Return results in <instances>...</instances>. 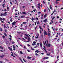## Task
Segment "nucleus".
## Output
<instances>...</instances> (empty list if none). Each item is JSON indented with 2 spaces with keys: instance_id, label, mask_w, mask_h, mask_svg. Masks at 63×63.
Masks as SVG:
<instances>
[{
  "instance_id": "obj_1",
  "label": "nucleus",
  "mask_w": 63,
  "mask_h": 63,
  "mask_svg": "<svg viewBox=\"0 0 63 63\" xmlns=\"http://www.w3.org/2000/svg\"><path fill=\"white\" fill-rule=\"evenodd\" d=\"M44 36H45V35H47V32L45 31H44Z\"/></svg>"
},
{
  "instance_id": "obj_2",
  "label": "nucleus",
  "mask_w": 63,
  "mask_h": 63,
  "mask_svg": "<svg viewBox=\"0 0 63 63\" xmlns=\"http://www.w3.org/2000/svg\"><path fill=\"white\" fill-rule=\"evenodd\" d=\"M48 36H49V37H50V31H49L48 32Z\"/></svg>"
},
{
  "instance_id": "obj_3",
  "label": "nucleus",
  "mask_w": 63,
  "mask_h": 63,
  "mask_svg": "<svg viewBox=\"0 0 63 63\" xmlns=\"http://www.w3.org/2000/svg\"><path fill=\"white\" fill-rule=\"evenodd\" d=\"M39 52H40V51H39L38 50H36L35 51V53H39Z\"/></svg>"
},
{
  "instance_id": "obj_4",
  "label": "nucleus",
  "mask_w": 63,
  "mask_h": 63,
  "mask_svg": "<svg viewBox=\"0 0 63 63\" xmlns=\"http://www.w3.org/2000/svg\"><path fill=\"white\" fill-rule=\"evenodd\" d=\"M16 22L14 21L12 23V24L13 25H14L16 24Z\"/></svg>"
},
{
  "instance_id": "obj_5",
  "label": "nucleus",
  "mask_w": 63,
  "mask_h": 63,
  "mask_svg": "<svg viewBox=\"0 0 63 63\" xmlns=\"http://www.w3.org/2000/svg\"><path fill=\"white\" fill-rule=\"evenodd\" d=\"M8 48L9 49V50L11 51H12V48H11L10 47H8Z\"/></svg>"
},
{
  "instance_id": "obj_6",
  "label": "nucleus",
  "mask_w": 63,
  "mask_h": 63,
  "mask_svg": "<svg viewBox=\"0 0 63 63\" xmlns=\"http://www.w3.org/2000/svg\"><path fill=\"white\" fill-rule=\"evenodd\" d=\"M4 15H5V14H3V13H1L0 14V15L1 16H4Z\"/></svg>"
},
{
  "instance_id": "obj_7",
  "label": "nucleus",
  "mask_w": 63,
  "mask_h": 63,
  "mask_svg": "<svg viewBox=\"0 0 63 63\" xmlns=\"http://www.w3.org/2000/svg\"><path fill=\"white\" fill-rule=\"evenodd\" d=\"M8 43L10 45V42H9L8 41H7L6 42V45H8Z\"/></svg>"
},
{
  "instance_id": "obj_8",
  "label": "nucleus",
  "mask_w": 63,
  "mask_h": 63,
  "mask_svg": "<svg viewBox=\"0 0 63 63\" xmlns=\"http://www.w3.org/2000/svg\"><path fill=\"white\" fill-rule=\"evenodd\" d=\"M39 28H40V29L41 30V29L42 31H43V28H41V26H39Z\"/></svg>"
},
{
  "instance_id": "obj_9",
  "label": "nucleus",
  "mask_w": 63,
  "mask_h": 63,
  "mask_svg": "<svg viewBox=\"0 0 63 63\" xmlns=\"http://www.w3.org/2000/svg\"><path fill=\"white\" fill-rule=\"evenodd\" d=\"M47 19H45V20L43 21L44 22H47Z\"/></svg>"
},
{
  "instance_id": "obj_10",
  "label": "nucleus",
  "mask_w": 63,
  "mask_h": 63,
  "mask_svg": "<svg viewBox=\"0 0 63 63\" xmlns=\"http://www.w3.org/2000/svg\"><path fill=\"white\" fill-rule=\"evenodd\" d=\"M51 46V44H48V45H47V47H50Z\"/></svg>"
},
{
  "instance_id": "obj_11",
  "label": "nucleus",
  "mask_w": 63,
  "mask_h": 63,
  "mask_svg": "<svg viewBox=\"0 0 63 63\" xmlns=\"http://www.w3.org/2000/svg\"><path fill=\"white\" fill-rule=\"evenodd\" d=\"M28 40L29 41H30L31 39H30V38L29 37L28 38Z\"/></svg>"
},
{
  "instance_id": "obj_12",
  "label": "nucleus",
  "mask_w": 63,
  "mask_h": 63,
  "mask_svg": "<svg viewBox=\"0 0 63 63\" xmlns=\"http://www.w3.org/2000/svg\"><path fill=\"white\" fill-rule=\"evenodd\" d=\"M10 18H11L10 21L11 22H12V21H13L12 20V18L11 17H10Z\"/></svg>"
},
{
  "instance_id": "obj_13",
  "label": "nucleus",
  "mask_w": 63,
  "mask_h": 63,
  "mask_svg": "<svg viewBox=\"0 0 63 63\" xmlns=\"http://www.w3.org/2000/svg\"><path fill=\"white\" fill-rule=\"evenodd\" d=\"M31 20L32 21H33V20H35V19H34V18H33V17H32Z\"/></svg>"
},
{
  "instance_id": "obj_14",
  "label": "nucleus",
  "mask_w": 63,
  "mask_h": 63,
  "mask_svg": "<svg viewBox=\"0 0 63 63\" xmlns=\"http://www.w3.org/2000/svg\"><path fill=\"white\" fill-rule=\"evenodd\" d=\"M4 55H2V56H0V57H1V58H3V57H4Z\"/></svg>"
},
{
  "instance_id": "obj_15",
  "label": "nucleus",
  "mask_w": 63,
  "mask_h": 63,
  "mask_svg": "<svg viewBox=\"0 0 63 63\" xmlns=\"http://www.w3.org/2000/svg\"><path fill=\"white\" fill-rule=\"evenodd\" d=\"M20 53H21V54H23V53L22 52V51H20Z\"/></svg>"
},
{
  "instance_id": "obj_16",
  "label": "nucleus",
  "mask_w": 63,
  "mask_h": 63,
  "mask_svg": "<svg viewBox=\"0 0 63 63\" xmlns=\"http://www.w3.org/2000/svg\"><path fill=\"white\" fill-rule=\"evenodd\" d=\"M22 14L24 15H25L26 14V13H25V12H22Z\"/></svg>"
},
{
  "instance_id": "obj_17",
  "label": "nucleus",
  "mask_w": 63,
  "mask_h": 63,
  "mask_svg": "<svg viewBox=\"0 0 63 63\" xmlns=\"http://www.w3.org/2000/svg\"><path fill=\"white\" fill-rule=\"evenodd\" d=\"M50 9H51V10H52V7H51V5H50Z\"/></svg>"
},
{
  "instance_id": "obj_18",
  "label": "nucleus",
  "mask_w": 63,
  "mask_h": 63,
  "mask_svg": "<svg viewBox=\"0 0 63 63\" xmlns=\"http://www.w3.org/2000/svg\"><path fill=\"white\" fill-rule=\"evenodd\" d=\"M0 31H3V30H2V29L1 28H0Z\"/></svg>"
},
{
  "instance_id": "obj_19",
  "label": "nucleus",
  "mask_w": 63,
  "mask_h": 63,
  "mask_svg": "<svg viewBox=\"0 0 63 63\" xmlns=\"http://www.w3.org/2000/svg\"><path fill=\"white\" fill-rule=\"evenodd\" d=\"M4 34L5 36H7V35L6 34V33L4 32Z\"/></svg>"
},
{
  "instance_id": "obj_20",
  "label": "nucleus",
  "mask_w": 63,
  "mask_h": 63,
  "mask_svg": "<svg viewBox=\"0 0 63 63\" xmlns=\"http://www.w3.org/2000/svg\"><path fill=\"white\" fill-rule=\"evenodd\" d=\"M37 53H35V55H36V56H40V55H39L37 54Z\"/></svg>"
},
{
  "instance_id": "obj_21",
  "label": "nucleus",
  "mask_w": 63,
  "mask_h": 63,
  "mask_svg": "<svg viewBox=\"0 0 63 63\" xmlns=\"http://www.w3.org/2000/svg\"><path fill=\"white\" fill-rule=\"evenodd\" d=\"M27 58L28 59H31V57H30L28 56Z\"/></svg>"
},
{
  "instance_id": "obj_22",
  "label": "nucleus",
  "mask_w": 63,
  "mask_h": 63,
  "mask_svg": "<svg viewBox=\"0 0 63 63\" xmlns=\"http://www.w3.org/2000/svg\"><path fill=\"white\" fill-rule=\"evenodd\" d=\"M0 48H1L2 49H3V48L1 46H0Z\"/></svg>"
},
{
  "instance_id": "obj_23",
  "label": "nucleus",
  "mask_w": 63,
  "mask_h": 63,
  "mask_svg": "<svg viewBox=\"0 0 63 63\" xmlns=\"http://www.w3.org/2000/svg\"><path fill=\"white\" fill-rule=\"evenodd\" d=\"M37 13H38V15H40V14H41V12H37Z\"/></svg>"
},
{
  "instance_id": "obj_24",
  "label": "nucleus",
  "mask_w": 63,
  "mask_h": 63,
  "mask_svg": "<svg viewBox=\"0 0 63 63\" xmlns=\"http://www.w3.org/2000/svg\"><path fill=\"white\" fill-rule=\"evenodd\" d=\"M43 49H44L45 52H46L47 53V51L46 50V49H45L44 48H43Z\"/></svg>"
},
{
  "instance_id": "obj_25",
  "label": "nucleus",
  "mask_w": 63,
  "mask_h": 63,
  "mask_svg": "<svg viewBox=\"0 0 63 63\" xmlns=\"http://www.w3.org/2000/svg\"><path fill=\"white\" fill-rule=\"evenodd\" d=\"M40 46L41 47H42V44L41 43H40Z\"/></svg>"
},
{
  "instance_id": "obj_26",
  "label": "nucleus",
  "mask_w": 63,
  "mask_h": 63,
  "mask_svg": "<svg viewBox=\"0 0 63 63\" xmlns=\"http://www.w3.org/2000/svg\"><path fill=\"white\" fill-rule=\"evenodd\" d=\"M40 5H41V3H38L37 4V5L39 6H40Z\"/></svg>"
},
{
  "instance_id": "obj_27",
  "label": "nucleus",
  "mask_w": 63,
  "mask_h": 63,
  "mask_svg": "<svg viewBox=\"0 0 63 63\" xmlns=\"http://www.w3.org/2000/svg\"><path fill=\"white\" fill-rule=\"evenodd\" d=\"M36 6L37 7H38V8H39V9H40V6H38L36 5Z\"/></svg>"
},
{
  "instance_id": "obj_28",
  "label": "nucleus",
  "mask_w": 63,
  "mask_h": 63,
  "mask_svg": "<svg viewBox=\"0 0 63 63\" xmlns=\"http://www.w3.org/2000/svg\"><path fill=\"white\" fill-rule=\"evenodd\" d=\"M32 46H35V45H36V44H32Z\"/></svg>"
},
{
  "instance_id": "obj_29",
  "label": "nucleus",
  "mask_w": 63,
  "mask_h": 63,
  "mask_svg": "<svg viewBox=\"0 0 63 63\" xmlns=\"http://www.w3.org/2000/svg\"><path fill=\"white\" fill-rule=\"evenodd\" d=\"M54 18H55V16H54L52 18V20H53Z\"/></svg>"
},
{
  "instance_id": "obj_30",
  "label": "nucleus",
  "mask_w": 63,
  "mask_h": 63,
  "mask_svg": "<svg viewBox=\"0 0 63 63\" xmlns=\"http://www.w3.org/2000/svg\"><path fill=\"white\" fill-rule=\"evenodd\" d=\"M34 44H36V42L35 41H34L33 42Z\"/></svg>"
},
{
  "instance_id": "obj_31",
  "label": "nucleus",
  "mask_w": 63,
  "mask_h": 63,
  "mask_svg": "<svg viewBox=\"0 0 63 63\" xmlns=\"http://www.w3.org/2000/svg\"><path fill=\"white\" fill-rule=\"evenodd\" d=\"M40 22H39V21H38L37 22V24H40Z\"/></svg>"
},
{
  "instance_id": "obj_32",
  "label": "nucleus",
  "mask_w": 63,
  "mask_h": 63,
  "mask_svg": "<svg viewBox=\"0 0 63 63\" xmlns=\"http://www.w3.org/2000/svg\"><path fill=\"white\" fill-rule=\"evenodd\" d=\"M57 34L58 35H60V33H57Z\"/></svg>"
},
{
  "instance_id": "obj_33",
  "label": "nucleus",
  "mask_w": 63,
  "mask_h": 63,
  "mask_svg": "<svg viewBox=\"0 0 63 63\" xmlns=\"http://www.w3.org/2000/svg\"><path fill=\"white\" fill-rule=\"evenodd\" d=\"M3 19L1 17L0 18V21H2Z\"/></svg>"
},
{
  "instance_id": "obj_34",
  "label": "nucleus",
  "mask_w": 63,
  "mask_h": 63,
  "mask_svg": "<svg viewBox=\"0 0 63 63\" xmlns=\"http://www.w3.org/2000/svg\"><path fill=\"white\" fill-rule=\"evenodd\" d=\"M4 28H6V25H5V24H4Z\"/></svg>"
},
{
  "instance_id": "obj_35",
  "label": "nucleus",
  "mask_w": 63,
  "mask_h": 63,
  "mask_svg": "<svg viewBox=\"0 0 63 63\" xmlns=\"http://www.w3.org/2000/svg\"><path fill=\"white\" fill-rule=\"evenodd\" d=\"M27 51H28V52H30V50H29L28 49Z\"/></svg>"
},
{
  "instance_id": "obj_36",
  "label": "nucleus",
  "mask_w": 63,
  "mask_h": 63,
  "mask_svg": "<svg viewBox=\"0 0 63 63\" xmlns=\"http://www.w3.org/2000/svg\"><path fill=\"white\" fill-rule=\"evenodd\" d=\"M47 11V10L46 9H44V12H46Z\"/></svg>"
},
{
  "instance_id": "obj_37",
  "label": "nucleus",
  "mask_w": 63,
  "mask_h": 63,
  "mask_svg": "<svg viewBox=\"0 0 63 63\" xmlns=\"http://www.w3.org/2000/svg\"><path fill=\"white\" fill-rule=\"evenodd\" d=\"M17 33H18V34H20V33H21V32H17Z\"/></svg>"
},
{
  "instance_id": "obj_38",
  "label": "nucleus",
  "mask_w": 63,
  "mask_h": 63,
  "mask_svg": "<svg viewBox=\"0 0 63 63\" xmlns=\"http://www.w3.org/2000/svg\"><path fill=\"white\" fill-rule=\"evenodd\" d=\"M31 49L32 50H34V48H31Z\"/></svg>"
},
{
  "instance_id": "obj_39",
  "label": "nucleus",
  "mask_w": 63,
  "mask_h": 63,
  "mask_svg": "<svg viewBox=\"0 0 63 63\" xmlns=\"http://www.w3.org/2000/svg\"><path fill=\"white\" fill-rule=\"evenodd\" d=\"M23 24H26V22H23Z\"/></svg>"
},
{
  "instance_id": "obj_40",
  "label": "nucleus",
  "mask_w": 63,
  "mask_h": 63,
  "mask_svg": "<svg viewBox=\"0 0 63 63\" xmlns=\"http://www.w3.org/2000/svg\"><path fill=\"white\" fill-rule=\"evenodd\" d=\"M4 5H5V4H3L2 5V6H3V8H4V7H5V6H4Z\"/></svg>"
},
{
  "instance_id": "obj_41",
  "label": "nucleus",
  "mask_w": 63,
  "mask_h": 63,
  "mask_svg": "<svg viewBox=\"0 0 63 63\" xmlns=\"http://www.w3.org/2000/svg\"><path fill=\"white\" fill-rule=\"evenodd\" d=\"M43 44L44 45H45V42L44 41H43Z\"/></svg>"
},
{
  "instance_id": "obj_42",
  "label": "nucleus",
  "mask_w": 63,
  "mask_h": 63,
  "mask_svg": "<svg viewBox=\"0 0 63 63\" xmlns=\"http://www.w3.org/2000/svg\"><path fill=\"white\" fill-rule=\"evenodd\" d=\"M37 26H36L35 28V30H36V29H37Z\"/></svg>"
},
{
  "instance_id": "obj_43",
  "label": "nucleus",
  "mask_w": 63,
  "mask_h": 63,
  "mask_svg": "<svg viewBox=\"0 0 63 63\" xmlns=\"http://www.w3.org/2000/svg\"><path fill=\"white\" fill-rule=\"evenodd\" d=\"M25 35L26 36V37H28V35L27 34H25Z\"/></svg>"
},
{
  "instance_id": "obj_44",
  "label": "nucleus",
  "mask_w": 63,
  "mask_h": 63,
  "mask_svg": "<svg viewBox=\"0 0 63 63\" xmlns=\"http://www.w3.org/2000/svg\"><path fill=\"white\" fill-rule=\"evenodd\" d=\"M23 17H24V16H21V18H23Z\"/></svg>"
},
{
  "instance_id": "obj_45",
  "label": "nucleus",
  "mask_w": 63,
  "mask_h": 63,
  "mask_svg": "<svg viewBox=\"0 0 63 63\" xmlns=\"http://www.w3.org/2000/svg\"><path fill=\"white\" fill-rule=\"evenodd\" d=\"M19 59L21 61L22 60H21V58H20V57H19Z\"/></svg>"
},
{
  "instance_id": "obj_46",
  "label": "nucleus",
  "mask_w": 63,
  "mask_h": 63,
  "mask_svg": "<svg viewBox=\"0 0 63 63\" xmlns=\"http://www.w3.org/2000/svg\"><path fill=\"white\" fill-rule=\"evenodd\" d=\"M46 16H47V14H46L44 15V17H45Z\"/></svg>"
},
{
  "instance_id": "obj_47",
  "label": "nucleus",
  "mask_w": 63,
  "mask_h": 63,
  "mask_svg": "<svg viewBox=\"0 0 63 63\" xmlns=\"http://www.w3.org/2000/svg\"><path fill=\"white\" fill-rule=\"evenodd\" d=\"M24 48L25 49H26H26H27V48H26V47H25V46H24Z\"/></svg>"
},
{
  "instance_id": "obj_48",
  "label": "nucleus",
  "mask_w": 63,
  "mask_h": 63,
  "mask_svg": "<svg viewBox=\"0 0 63 63\" xmlns=\"http://www.w3.org/2000/svg\"><path fill=\"white\" fill-rule=\"evenodd\" d=\"M41 37H42V38H43V34H42L41 35Z\"/></svg>"
},
{
  "instance_id": "obj_49",
  "label": "nucleus",
  "mask_w": 63,
  "mask_h": 63,
  "mask_svg": "<svg viewBox=\"0 0 63 63\" xmlns=\"http://www.w3.org/2000/svg\"><path fill=\"white\" fill-rule=\"evenodd\" d=\"M40 6H41V8H42L43 5L42 4H41Z\"/></svg>"
},
{
  "instance_id": "obj_50",
  "label": "nucleus",
  "mask_w": 63,
  "mask_h": 63,
  "mask_svg": "<svg viewBox=\"0 0 63 63\" xmlns=\"http://www.w3.org/2000/svg\"><path fill=\"white\" fill-rule=\"evenodd\" d=\"M58 40H57V41H58L59 42V40H60V39H58Z\"/></svg>"
},
{
  "instance_id": "obj_51",
  "label": "nucleus",
  "mask_w": 63,
  "mask_h": 63,
  "mask_svg": "<svg viewBox=\"0 0 63 63\" xmlns=\"http://www.w3.org/2000/svg\"><path fill=\"white\" fill-rule=\"evenodd\" d=\"M1 22L2 23H4V21H1Z\"/></svg>"
},
{
  "instance_id": "obj_52",
  "label": "nucleus",
  "mask_w": 63,
  "mask_h": 63,
  "mask_svg": "<svg viewBox=\"0 0 63 63\" xmlns=\"http://www.w3.org/2000/svg\"><path fill=\"white\" fill-rule=\"evenodd\" d=\"M2 19H3L2 20H3V21H5V18H3Z\"/></svg>"
},
{
  "instance_id": "obj_53",
  "label": "nucleus",
  "mask_w": 63,
  "mask_h": 63,
  "mask_svg": "<svg viewBox=\"0 0 63 63\" xmlns=\"http://www.w3.org/2000/svg\"><path fill=\"white\" fill-rule=\"evenodd\" d=\"M9 36L10 37V38L12 37V36L11 35H9Z\"/></svg>"
},
{
  "instance_id": "obj_54",
  "label": "nucleus",
  "mask_w": 63,
  "mask_h": 63,
  "mask_svg": "<svg viewBox=\"0 0 63 63\" xmlns=\"http://www.w3.org/2000/svg\"><path fill=\"white\" fill-rule=\"evenodd\" d=\"M46 59V57H44L43 59Z\"/></svg>"
},
{
  "instance_id": "obj_55",
  "label": "nucleus",
  "mask_w": 63,
  "mask_h": 63,
  "mask_svg": "<svg viewBox=\"0 0 63 63\" xmlns=\"http://www.w3.org/2000/svg\"><path fill=\"white\" fill-rule=\"evenodd\" d=\"M59 56H57V59H58L59 58Z\"/></svg>"
},
{
  "instance_id": "obj_56",
  "label": "nucleus",
  "mask_w": 63,
  "mask_h": 63,
  "mask_svg": "<svg viewBox=\"0 0 63 63\" xmlns=\"http://www.w3.org/2000/svg\"><path fill=\"white\" fill-rule=\"evenodd\" d=\"M46 58V59H48V58H49L48 57H47Z\"/></svg>"
},
{
  "instance_id": "obj_57",
  "label": "nucleus",
  "mask_w": 63,
  "mask_h": 63,
  "mask_svg": "<svg viewBox=\"0 0 63 63\" xmlns=\"http://www.w3.org/2000/svg\"><path fill=\"white\" fill-rule=\"evenodd\" d=\"M24 38L25 39H27V38L25 36H24Z\"/></svg>"
},
{
  "instance_id": "obj_58",
  "label": "nucleus",
  "mask_w": 63,
  "mask_h": 63,
  "mask_svg": "<svg viewBox=\"0 0 63 63\" xmlns=\"http://www.w3.org/2000/svg\"><path fill=\"white\" fill-rule=\"evenodd\" d=\"M53 31H54V32H55V29H54Z\"/></svg>"
},
{
  "instance_id": "obj_59",
  "label": "nucleus",
  "mask_w": 63,
  "mask_h": 63,
  "mask_svg": "<svg viewBox=\"0 0 63 63\" xmlns=\"http://www.w3.org/2000/svg\"><path fill=\"white\" fill-rule=\"evenodd\" d=\"M57 18H59V16H57Z\"/></svg>"
},
{
  "instance_id": "obj_60",
  "label": "nucleus",
  "mask_w": 63,
  "mask_h": 63,
  "mask_svg": "<svg viewBox=\"0 0 63 63\" xmlns=\"http://www.w3.org/2000/svg\"><path fill=\"white\" fill-rule=\"evenodd\" d=\"M0 51H1V52H3V50H0Z\"/></svg>"
},
{
  "instance_id": "obj_61",
  "label": "nucleus",
  "mask_w": 63,
  "mask_h": 63,
  "mask_svg": "<svg viewBox=\"0 0 63 63\" xmlns=\"http://www.w3.org/2000/svg\"><path fill=\"white\" fill-rule=\"evenodd\" d=\"M35 11H36V9H35V10H33V11L34 12H35Z\"/></svg>"
},
{
  "instance_id": "obj_62",
  "label": "nucleus",
  "mask_w": 63,
  "mask_h": 63,
  "mask_svg": "<svg viewBox=\"0 0 63 63\" xmlns=\"http://www.w3.org/2000/svg\"><path fill=\"white\" fill-rule=\"evenodd\" d=\"M36 17V19H37V20H38V17Z\"/></svg>"
},
{
  "instance_id": "obj_63",
  "label": "nucleus",
  "mask_w": 63,
  "mask_h": 63,
  "mask_svg": "<svg viewBox=\"0 0 63 63\" xmlns=\"http://www.w3.org/2000/svg\"><path fill=\"white\" fill-rule=\"evenodd\" d=\"M47 55H50V54L49 53V54H47Z\"/></svg>"
},
{
  "instance_id": "obj_64",
  "label": "nucleus",
  "mask_w": 63,
  "mask_h": 63,
  "mask_svg": "<svg viewBox=\"0 0 63 63\" xmlns=\"http://www.w3.org/2000/svg\"><path fill=\"white\" fill-rule=\"evenodd\" d=\"M12 44H15V42H12Z\"/></svg>"
}]
</instances>
